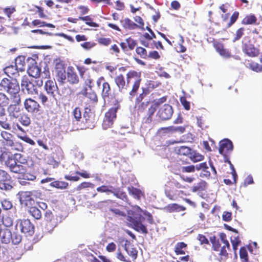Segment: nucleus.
<instances>
[{"label": "nucleus", "instance_id": "obj_1", "mask_svg": "<svg viewBox=\"0 0 262 262\" xmlns=\"http://www.w3.org/2000/svg\"><path fill=\"white\" fill-rule=\"evenodd\" d=\"M126 78L127 82L126 83L123 76L122 74H120L115 77V81L119 89V91L121 93H125L127 92L129 82L134 81V83L132 89L129 93V99H132L139 88L141 81V74L137 72L132 71L127 74Z\"/></svg>", "mask_w": 262, "mask_h": 262}, {"label": "nucleus", "instance_id": "obj_2", "mask_svg": "<svg viewBox=\"0 0 262 262\" xmlns=\"http://www.w3.org/2000/svg\"><path fill=\"white\" fill-rule=\"evenodd\" d=\"M0 86L3 88L4 91L12 95L13 97V102L14 103L16 104L20 103V98L18 94L20 87L16 79H3L0 83Z\"/></svg>", "mask_w": 262, "mask_h": 262}, {"label": "nucleus", "instance_id": "obj_3", "mask_svg": "<svg viewBox=\"0 0 262 262\" xmlns=\"http://www.w3.org/2000/svg\"><path fill=\"white\" fill-rule=\"evenodd\" d=\"M42 84V80L36 81L35 79L25 75L21 78L20 85L23 92L33 95L37 93V86H41Z\"/></svg>", "mask_w": 262, "mask_h": 262}, {"label": "nucleus", "instance_id": "obj_4", "mask_svg": "<svg viewBox=\"0 0 262 262\" xmlns=\"http://www.w3.org/2000/svg\"><path fill=\"white\" fill-rule=\"evenodd\" d=\"M174 151L178 155L188 157L193 162L201 161L204 159L203 156L186 146H177Z\"/></svg>", "mask_w": 262, "mask_h": 262}, {"label": "nucleus", "instance_id": "obj_5", "mask_svg": "<svg viewBox=\"0 0 262 262\" xmlns=\"http://www.w3.org/2000/svg\"><path fill=\"white\" fill-rule=\"evenodd\" d=\"M55 72L58 81L61 84L65 83L66 79V67L63 61L60 60H56Z\"/></svg>", "mask_w": 262, "mask_h": 262}, {"label": "nucleus", "instance_id": "obj_6", "mask_svg": "<svg viewBox=\"0 0 262 262\" xmlns=\"http://www.w3.org/2000/svg\"><path fill=\"white\" fill-rule=\"evenodd\" d=\"M11 176L5 170L0 169V189L9 191L13 188L10 184Z\"/></svg>", "mask_w": 262, "mask_h": 262}, {"label": "nucleus", "instance_id": "obj_7", "mask_svg": "<svg viewBox=\"0 0 262 262\" xmlns=\"http://www.w3.org/2000/svg\"><path fill=\"white\" fill-rule=\"evenodd\" d=\"M18 223L22 233L27 236H31L34 233V226L28 219L19 220Z\"/></svg>", "mask_w": 262, "mask_h": 262}, {"label": "nucleus", "instance_id": "obj_8", "mask_svg": "<svg viewBox=\"0 0 262 262\" xmlns=\"http://www.w3.org/2000/svg\"><path fill=\"white\" fill-rule=\"evenodd\" d=\"M173 113L171 105L165 104L159 108L157 115L163 120H168L171 118Z\"/></svg>", "mask_w": 262, "mask_h": 262}, {"label": "nucleus", "instance_id": "obj_9", "mask_svg": "<svg viewBox=\"0 0 262 262\" xmlns=\"http://www.w3.org/2000/svg\"><path fill=\"white\" fill-rule=\"evenodd\" d=\"M116 118L115 110H109L105 115L104 118L102 123V127L104 129H107L112 126L114 120Z\"/></svg>", "mask_w": 262, "mask_h": 262}, {"label": "nucleus", "instance_id": "obj_10", "mask_svg": "<svg viewBox=\"0 0 262 262\" xmlns=\"http://www.w3.org/2000/svg\"><path fill=\"white\" fill-rule=\"evenodd\" d=\"M45 89L50 99H55V93L58 90L55 81L51 80L47 81L45 85Z\"/></svg>", "mask_w": 262, "mask_h": 262}, {"label": "nucleus", "instance_id": "obj_11", "mask_svg": "<svg viewBox=\"0 0 262 262\" xmlns=\"http://www.w3.org/2000/svg\"><path fill=\"white\" fill-rule=\"evenodd\" d=\"M26 110L29 113H36L39 111V105L31 98L26 99L24 102Z\"/></svg>", "mask_w": 262, "mask_h": 262}, {"label": "nucleus", "instance_id": "obj_12", "mask_svg": "<svg viewBox=\"0 0 262 262\" xmlns=\"http://www.w3.org/2000/svg\"><path fill=\"white\" fill-rule=\"evenodd\" d=\"M0 160L1 162H4L5 165L10 170L16 165V161L14 156H10L7 152H3L0 156Z\"/></svg>", "mask_w": 262, "mask_h": 262}, {"label": "nucleus", "instance_id": "obj_13", "mask_svg": "<svg viewBox=\"0 0 262 262\" xmlns=\"http://www.w3.org/2000/svg\"><path fill=\"white\" fill-rule=\"evenodd\" d=\"M232 143L229 139H224L220 142V148L219 150L220 154L224 155H225V151H232Z\"/></svg>", "mask_w": 262, "mask_h": 262}, {"label": "nucleus", "instance_id": "obj_14", "mask_svg": "<svg viewBox=\"0 0 262 262\" xmlns=\"http://www.w3.org/2000/svg\"><path fill=\"white\" fill-rule=\"evenodd\" d=\"M12 233L7 228H2L0 227V241L3 244H8L11 241Z\"/></svg>", "mask_w": 262, "mask_h": 262}, {"label": "nucleus", "instance_id": "obj_15", "mask_svg": "<svg viewBox=\"0 0 262 262\" xmlns=\"http://www.w3.org/2000/svg\"><path fill=\"white\" fill-rule=\"evenodd\" d=\"M18 104L15 103L14 104H11L8 106L7 111L11 118H17L19 116L20 110Z\"/></svg>", "mask_w": 262, "mask_h": 262}, {"label": "nucleus", "instance_id": "obj_16", "mask_svg": "<svg viewBox=\"0 0 262 262\" xmlns=\"http://www.w3.org/2000/svg\"><path fill=\"white\" fill-rule=\"evenodd\" d=\"M5 115V108L0 106V126L6 129H10V124Z\"/></svg>", "mask_w": 262, "mask_h": 262}, {"label": "nucleus", "instance_id": "obj_17", "mask_svg": "<svg viewBox=\"0 0 262 262\" xmlns=\"http://www.w3.org/2000/svg\"><path fill=\"white\" fill-rule=\"evenodd\" d=\"M67 80L72 84H77L79 81L78 75L73 71L72 68H68V69Z\"/></svg>", "mask_w": 262, "mask_h": 262}, {"label": "nucleus", "instance_id": "obj_18", "mask_svg": "<svg viewBox=\"0 0 262 262\" xmlns=\"http://www.w3.org/2000/svg\"><path fill=\"white\" fill-rule=\"evenodd\" d=\"M130 221L132 222V223L133 225V228L136 231L138 232H142L145 234L147 233L148 232L146 227L143 224H142L141 222L134 220L132 217H130Z\"/></svg>", "mask_w": 262, "mask_h": 262}, {"label": "nucleus", "instance_id": "obj_19", "mask_svg": "<svg viewBox=\"0 0 262 262\" xmlns=\"http://www.w3.org/2000/svg\"><path fill=\"white\" fill-rule=\"evenodd\" d=\"M97 191L99 192H111L113 193L114 195L118 198H120L119 196L118 191L112 186L102 185L97 188Z\"/></svg>", "mask_w": 262, "mask_h": 262}, {"label": "nucleus", "instance_id": "obj_20", "mask_svg": "<svg viewBox=\"0 0 262 262\" xmlns=\"http://www.w3.org/2000/svg\"><path fill=\"white\" fill-rule=\"evenodd\" d=\"M124 249L128 255L132 257L133 260H135L137 258L138 251L133 245H131L130 244H125Z\"/></svg>", "mask_w": 262, "mask_h": 262}, {"label": "nucleus", "instance_id": "obj_21", "mask_svg": "<svg viewBox=\"0 0 262 262\" xmlns=\"http://www.w3.org/2000/svg\"><path fill=\"white\" fill-rule=\"evenodd\" d=\"M41 69L37 66L33 65L28 70V76L31 78H37L40 75Z\"/></svg>", "mask_w": 262, "mask_h": 262}, {"label": "nucleus", "instance_id": "obj_22", "mask_svg": "<svg viewBox=\"0 0 262 262\" xmlns=\"http://www.w3.org/2000/svg\"><path fill=\"white\" fill-rule=\"evenodd\" d=\"M185 209V207L180 206L177 204H170L164 208L165 210L169 212L174 211L180 212L181 211H184Z\"/></svg>", "mask_w": 262, "mask_h": 262}, {"label": "nucleus", "instance_id": "obj_23", "mask_svg": "<svg viewBox=\"0 0 262 262\" xmlns=\"http://www.w3.org/2000/svg\"><path fill=\"white\" fill-rule=\"evenodd\" d=\"M110 93L111 88L110 84L106 82H103L101 95L104 102L106 101L107 99H109Z\"/></svg>", "mask_w": 262, "mask_h": 262}, {"label": "nucleus", "instance_id": "obj_24", "mask_svg": "<svg viewBox=\"0 0 262 262\" xmlns=\"http://www.w3.org/2000/svg\"><path fill=\"white\" fill-rule=\"evenodd\" d=\"M122 26L125 29L133 30L138 27V25L134 23L128 18H126L121 21Z\"/></svg>", "mask_w": 262, "mask_h": 262}, {"label": "nucleus", "instance_id": "obj_25", "mask_svg": "<svg viewBox=\"0 0 262 262\" xmlns=\"http://www.w3.org/2000/svg\"><path fill=\"white\" fill-rule=\"evenodd\" d=\"M29 213L35 219L39 220L41 217V212L40 210L35 206L29 207Z\"/></svg>", "mask_w": 262, "mask_h": 262}, {"label": "nucleus", "instance_id": "obj_26", "mask_svg": "<svg viewBox=\"0 0 262 262\" xmlns=\"http://www.w3.org/2000/svg\"><path fill=\"white\" fill-rule=\"evenodd\" d=\"M82 94L94 102H97L98 101L97 95L93 91H91L90 92H88L87 90L85 89L82 93Z\"/></svg>", "mask_w": 262, "mask_h": 262}, {"label": "nucleus", "instance_id": "obj_27", "mask_svg": "<svg viewBox=\"0 0 262 262\" xmlns=\"http://www.w3.org/2000/svg\"><path fill=\"white\" fill-rule=\"evenodd\" d=\"M246 53L250 56L254 57L258 54V51L252 45L247 46L245 48Z\"/></svg>", "mask_w": 262, "mask_h": 262}, {"label": "nucleus", "instance_id": "obj_28", "mask_svg": "<svg viewBox=\"0 0 262 262\" xmlns=\"http://www.w3.org/2000/svg\"><path fill=\"white\" fill-rule=\"evenodd\" d=\"M20 201L24 202L26 206L28 205V203L30 205L32 204V202H34V200L31 198L30 192H26L23 194L20 199Z\"/></svg>", "mask_w": 262, "mask_h": 262}, {"label": "nucleus", "instance_id": "obj_29", "mask_svg": "<svg viewBox=\"0 0 262 262\" xmlns=\"http://www.w3.org/2000/svg\"><path fill=\"white\" fill-rule=\"evenodd\" d=\"M11 172L19 173L21 175L22 173L26 172L27 170V166H20L16 165L10 170Z\"/></svg>", "mask_w": 262, "mask_h": 262}, {"label": "nucleus", "instance_id": "obj_30", "mask_svg": "<svg viewBox=\"0 0 262 262\" xmlns=\"http://www.w3.org/2000/svg\"><path fill=\"white\" fill-rule=\"evenodd\" d=\"M51 186L55 188L63 189L66 188L68 186V183L62 181H54L51 183Z\"/></svg>", "mask_w": 262, "mask_h": 262}, {"label": "nucleus", "instance_id": "obj_31", "mask_svg": "<svg viewBox=\"0 0 262 262\" xmlns=\"http://www.w3.org/2000/svg\"><path fill=\"white\" fill-rule=\"evenodd\" d=\"M20 122L24 126H28L31 123V119L28 115L23 114L21 115L19 119Z\"/></svg>", "mask_w": 262, "mask_h": 262}, {"label": "nucleus", "instance_id": "obj_32", "mask_svg": "<svg viewBox=\"0 0 262 262\" xmlns=\"http://www.w3.org/2000/svg\"><path fill=\"white\" fill-rule=\"evenodd\" d=\"M187 245L183 242L178 243L174 249V251L177 255L184 254L185 252L182 250L183 248H185Z\"/></svg>", "mask_w": 262, "mask_h": 262}, {"label": "nucleus", "instance_id": "obj_33", "mask_svg": "<svg viewBox=\"0 0 262 262\" xmlns=\"http://www.w3.org/2000/svg\"><path fill=\"white\" fill-rule=\"evenodd\" d=\"M79 20H82L83 21H85V24L90 26L93 27H97L99 26L98 24L96 23L91 21L92 18L89 16H86L84 17L79 16L78 17Z\"/></svg>", "mask_w": 262, "mask_h": 262}, {"label": "nucleus", "instance_id": "obj_34", "mask_svg": "<svg viewBox=\"0 0 262 262\" xmlns=\"http://www.w3.org/2000/svg\"><path fill=\"white\" fill-rule=\"evenodd\" d=\"M110 105L113 106L110 110H115V114H116L117 110L120 107L119 102L115 98H111L108 101Z\"/></svg>", "mask_w": 262, "mask_h": 262}, {"label": "nucleus", "instance_id": "obj_35", "mask_svg": "<svg viewBox=\"0 0 262 262\" xmlns=\"http://www.w3.org/2000/svg\"><path fill=\"white\" fill-rule=\"evenodd\" d=\"M22 239L21 235L17 232H13L12 233V238H11V241L14 245L18 244Z\"/></svg>", "mask_w": 262, "mask_h": 262}, {"label": "nucleus", "instance_id": "obj_36", "mask_svg": "<svg viewBox=\"0 0 262 262\" xmlns=\"http://www.w3.org/2000/svg\"><path fill=\"white\" fill-rule=\"evenodd\" d=\"M25 58L23 56H19L15 59V67H17L19 71H24V64L25 63Z\"/></svg>", "mask_w": 262, "mask_h": 262}, {"label": "nucleus", "instance_id": "obj_37", "mask_svg": "<svg viewBox=\"0 0 262 262\" xmlns=\"http://www.w3.org/2000/svg\"><path fill=\"white\" fill-rule=\"evenodd\" d=\"M206 184V183L205 181H201L197 185L192 187V190L194 192L202 191L204 189Z\"/></svg>", "mask_w": 262, "mask_h": 262}, {"label": "nucleus", "instance_id": "obj_38", "mask_svg": "<svg viewBox=\"0 0 262 262\" xmlns=\"http://www.w3.org/2000/svg\"><path fill=\"white\" fill-rule=\"evenodd\" d=\"M216 50L222 57L225 58H228L230 57V54L229 52L227 50L223 48L222 46H219L217 47Z\"/></svg>", "mask_w": 262, "mask_h": 262}, {"label": "nucleus", "instance_id": "obj_39", "mask_svg": "<svg viewBox=\"0 0 262 262\" xmlns=\"http://www.w3.org/2000/svg\"><path fill=\"white\" fill-rule=\"evenodd\" d=\"M93 117V113L91 112V109L89 108H85V111L83 113V118L85 120L86 122H91V120Z\"/></svg>", "mask_w": 262, "mask_h": 262}, {"label": "nucleus", "instance_id": "obj_40", "mask_svg": "<svg viewBox=\"0 0 262 262\" xmlns=\"http://www.w3.org/2000/svg\"><path fill=\"white\" fill-rule=\"evenodd\" d=\"M18 70H19V69L17 67H15V66H10L6 68L5 73L13 75L18 74Z\"/></svg>", "mask_w": 262, "mask_h": 262}, {"label": "nucleus", "instance_id": "obj_41", "mask_svg": "<svg viewBox=\"0 0 262 262\" xmlns=\"http://www.w3.org/2000/svg\"><path fill=\"white\" fill-rule=\"evenodd\" d=\"M2 222L5 227H9L12 226L13 221L11 217L6 215L3 217Z\"/></svg>", "mask_w": 262, "mask_h": 262}, {"label": "nucleus", "instance_id": "obj_42", "mask_svg": "<svg viewBox=\"0 0 262 262\" xmlns=\"http://www.w3.org/2000/svg\"><path fill=\"white\" fill-rule=\"evenodd\" d=\"M1 205L3 209L6 210H9L13 207L12 202L6 199L3 200L1 201Z\"/></svg>", "mask_w": 262, "mask_h": 262}, {"label": "nucleus", "instance_id": "obj_43", "mask_svg": "<svg viewBox=\"0 0 262 262\" xmlns=\"http://www.w3.org/2000/svg\"><path fill=\"white\" fill-rule=\"evenodd\" d=\"M15 158V161L18 163H21L23 164H27V160L26 157L20 154H16L14 155Z\"/></svg>", "mask_w": 262, "mask_h": 262}, {"label": "nucleus", "instance_id": "obj_44", "mask_svg": "<svg viewBox=\"0 0 262 262\" xmlns=\"http://www.w3.org/2000/svg\"><path fill=\"white\" fill-rule=\"evenodd\" d=\"M128 190L129 193L135 198H139L141 191L139 189L134 187H128Z\"/></svg>", "mask_w": 262, "mask_h": 262}, {"label": "nucleus", "instance_id": "obj_45", "mask_svg": "<svg viewBox=\"0 0 262 262\" xmlns=\"http://www.w3.org/2000/svg\"><path fill=\"white\" fill-rule=\"evenodd\" d=\"M9 104L8 98L3 93H0V106H6Z\"/></svg>", "mask_w": 262, "mask_h": 262}, {"label": "nucleus", "instance_id": "obj_46", "mask_svg": "<svg viewBox=\"0 0 262 262\" xmlns=\"http://www.w3.org/2000/svg\"><path fill=\"white\" fill-rule=\"evenodd\" d=\"M256 21V17L254 15H250L245 17L243 20V23L246 25L252 24L255 23Z\"/></svg>", "mask_w": 262, "mask_h": 262}, {"label": "nucleus", "instance_id": "obj_47", "mask_svg": "<svg viewBox=\"0 0 262 262\" xmlns=\"http://www.w3.org/2000/svg\"><path fill=\"white\" fill-rule=\"evenodd\" d=\"M195 166L196 170H199L202 169L205 172H206V173L205 174L206 176L210 175V172L206 170V169L208 168V166L206 163H200L196 165Z\"/></svg>", "mask_w": 262, "mask_h": 262}, {"label": "nucleus", "instance_id": "obj_48", "mask_svg": "<svg viewBox=\"0 0 262 262\" xmlns=\"http://www.w3.org/2000/svg\"><path fill=\"white\" fill-rule=\"evenodd\" d=\"M239 255L241 259H243V262H247L248 253L246 249L244 247L241 248L239 250Z\"/></svg>", "mask_w": 262, "mask_h": 262}, {"label": "nucleus", "instance_id": "obj_49", "mask_svg": "<svg viewBox=\"0 0 262 262\" xmlns=\"http://www.w3.org/2000/svg\"><path fill=\"white\" fill-rule=\"evenodd\" d=\"M167 129L172 132H179L183 133L185 131V127L183 126H170Z\"/></svg>", "mask_w": 262, "mask_h": 262}, {"label": "nucleus", "instance_id": "obj_50", "mask_svg": "<svg viewBox=\"0 0 262 262\" xmlns=\"http://www.w3.org/2000/svg\"><path fill=\"white\" fill-rule=\"evenodd\" d=\"M21 177L24 178V179L28 181H34L36 179V176L32 173L25 172L20 175Z\"/></svg>", "mask_w": 262, "mask_h": 262}, {"label": "nucleus", "instance_id": "obj_51", "mask_svg": "<svg viewBox=\"0 0 262 262\" xmlns=\"http://www.w3.org/2000/svg\"><path fill=\"white\" fill-rule=\"evenodd\" d=\"M91 187L93 188L94 187V185L90 182H83L81 183L78 187L77 189L78 190H80L82 189Z\"/></svg>", "mask_w": 262, "mask_h": 262}, {"label": "nucleus", "instance_id": "obj_52", "mask_svg": "<svg viewBox=\"0 0 262 262\" xmlns=\"http://www.w3.org/2000/svg\"><path fill=\"white\" fill-rule=\"evenodd\" d=\"M195 169H196V166L194 165L183 166L181 168V171L183 172H193Z\"/></svg>", "mask_w": 262, "mask_h": 262}, {"label": "nucleus", "instance_id": "obj_53", "mask_svg": "<svg viewBox=\"0 0 262 262\" xmlns=\"http://www.w3.org/2000/svg\"><path fill=\"white\" fill-rule=\"evenodd\" d=\"M136 53L142 58H145L147 56L146 50L142 47H137L136 49Z\"/></svg>", "mask_w": 262, "mask_h": 262}, {"label": "nucleus", "instance_id": "obj_54", "mask_svg": "<svg viewBox=\"0 0 262 262\" xmlns=\"http://www.w3.org/2000/svg\"><path fill=\"white\" fill-rule=\"evenodd\" d=\"M126 43L128 45V48L130 50H133L137 45V42L136 40H134L131 38H128L125 39Z\"/></svg>", "mask_w": 262, "mask_h": 262}, {"label": "nucleus", "instance_id": "obj_55", "mask_svg": "<svg viewBox=\"0 0 262 262\" xmlns=\"http://www.w3.org/2000/svg\"><path fill=\"white\" fill-rule=\"evenodd\" d=\"M71 94V90L68 86H63L61 90L60 95L63 97H68Z\"/></svg>", "mask_w": 262, "mask_h": 262}, {"label": "nucleus", "instance_id": "obj_56", "mask_svg": "<svg viewBox=\"0 0 262 262\" xmlns=\"http://www.w3.org/2000/svg\"><path fill=\"white\" fill-rule=\"evenodd\" d=\"M74 117L77 121H79L81 118V113L79 107H76L73 112Z\"/></svg>", "mask_w": 262, "mask_h": 262}, {"label": "nucleus", "instance_id": "obj_57", "mask_svg": "<svg viewBox=\"0 0 262 262\" xmlns=\"http://www.w3.org/2000/svg\"><path fill=\"white\" fill-rule=\"evenodd\" d=\"M244 29L243 28H239V29H238L237 30V31L236 32V36L233 39L234 42L239 39L241 38V37L244 34Z\"/></svg>", "mask_w": 262, "mask_h": 262}, {"label": "nucleus", "instance_id": "obj_58", "mask_svg": "<svg viewBox=\"0 0 262 262\" xmlns=\"http://www.w3.org/2000/svg\"><path fill=\"white\" fill-rule=\"evenodd\" d=\"M251 69L256 72H262V65H259L258 63H253L251 65Z\"/></svg>", "mask_w": 262, "mask_h": 262}, {"label": "nucleus", "instance_id": "obj_59", "mask_svg": "<svg viewBox=\"0 0 262 262\" xmlns=\"http://www.w3.org/2000/svg\"><path fill=\"white\" fill-rule=\"evenodd\" d=\"M1 136L6 141L13 138V136L12 134L5 131L2 132Z\"/></svg>", "mask_w": 262, "mask_h": 262}, {"label": "nucleus", "instance_id": "obj_60", "mask_svg": "<svg viewBox=\"0 0 262 262\" xmlns=\"http://www.w3.org/2000/svg\"><path fill=\"white\" fill-rule=\"evenodd\" d=\"M238 13L237 12H234L231 17L230 21L228 25V27H230L232 24H233L236 21V19L238 18Z\"/></svg>", "mask_w": 262, "mask_h": 262}, {"label": "nucleus", "instance_id": "obj_61", "mask_svg": "<svg viewBox=\"0 0 262 262\" xmlns=\"http://www.w3.org/2000/svg\"><path fill=\"white\" fill-rule=\"evenodd\" d=\"M231 242L232 243L234 251H236L239 243H241V241L238 239V236L234 237V239H231Z\"/></svg>", "mask_w": 262, "mask_h": 262}, {"label": "nucleus", "instance_id": "obj_62", "mask_svg": "<svg viewBox=\"0 0 262 262\" xmlns=\"http://www.w3.org/2000/svg\"><path fill=\"white\" fill-rule=\"evenodd\" d=\"M98 42L101 45L108 46L111 43V39L107 38H100L98 39Z\"/></svg>", "mask_w": 262, "mask_h": 262}, {"label": "nucleus", "instance_id": "obj_63", "mask_svg": "<svg viewBox=\"0 0 262 262\" xmlns=\"http://www.w3.org/2000/svg\"><path fill=\"white\" fill-rule=\"evenodd\" d=\"M110 211L112 212L113 213L118 215L119 216H125V214L124 212L120 210L119 209L117 208H111Z\"/></svg>", "mask_w": 262, "mask_h": 262}, {"label": "nucleus", "instance_id": "obj_64", "mask_svg": "<svg viewBox=\"0 0 262 262\" xmlns=\"http://www.w3.org/2000/svg\"><path fill=\"white\" fill-rule=\"evenodd\" d=\"M180 101L184 108L189 110L190 109V103L188 101H187L185 98L182 97L180 99Z\"/></svg>", "mask_w": 262, "mask_h": 262}]
</instances>
